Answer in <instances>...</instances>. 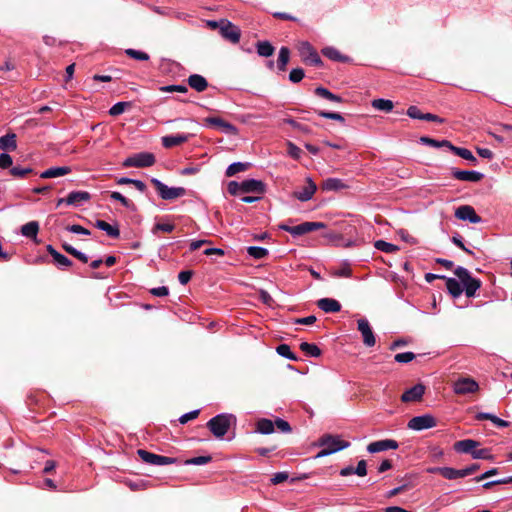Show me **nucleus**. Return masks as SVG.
<instances>
[{"mask_svg": "<svg viewBox=\"0 0 512 512\" xmlns=\"http://www.w3.org/2000/svg\"><path fill=\"white\" fill-rule=\"evenodd\" d=\"M297 49L305 64L316 67L323 64L318 52L308 41H300L297 44Z\"/></svg>", "mask_w": 512, "mask_h": 512, "instance_id": "nucleus-4", "label": "nucleus"}, {"mask_svg": "<svg viewBox=\"0 0 512 512\" xmlns=\"http://www.w3.org/2000/svg\"><path fill=\"white\" fill-rule=\"evenodd\" d=\"M273 423L274 428L277 427L282 433H290L292 431L290 424L281 418H276Z\"/></svg>", "mask_w": 512, "mask_h": 512, "instance_id": "nucleus-52", "label": "nucleus"}, {"mask_svg": "<svg viewBox=\"0 0 512 512\" xmlns=\"http://www.w3.org/2000/svg\"><path fill=\"white\" fill-rule=\"evenodd\" d=\"M433 473H438L442 477L453 480L457 478H464L462 469L458 470L451 467H436L430 470Z\"/></svg>", "mask_w": 512, "mask_h": 512, "instance_id": "nucleus-24", "label": "nucleus"}, {"mask_svg": "<svg viewBox=\"0 0 512 512\" xmlns=\"http://www.w3.org/2000/svg\"><path fill=\"white\" fill-rule=\"evenodd\" d=\"M90 198V193L86 191H73L69 193L67 197L59 199L57 202V206L66 204L74 207H79L82 206L84 203L88 202Z\"/></svg>", "mask_w": 512, "mask_h": 512, "instance_id": "nucleus-10", "label": "nucleus"}, {"mask_svg": "<svg viewBox=\"0 0 512 512\" xmlns=\"http://www.w3.org/2000/svg\"><path fill=\"white\" fill-rule=\"evenodd\" d=\"M247 253L249 254V256L256 260L265 259L269 255L268 249L257 246L247 247Z\"/></svg>", "mask_w": 512, "mask_h": 512, "instance_id": "nucleus-39", "label": "nucleus"}, {"mask_svg": "<svg viewBox=\"0 0 512 512\" xmlns=\"http://www.w3.org/2000/svg\"><path fill=\"white\" fill-rule=\"evenodd\" d=\"M243 193H255L261 195L265 192V184L256 179H247L241 182Z\"/></svg>", "mask_w": 512, "mask_h": 512, "instance_id": "nucleus-18", "label": "nucleus"}, {"mask_svg": "<svg viewBox=\"0 0 512 512\" xmlns=\"http://www.w3.org/2000/svg\"><path fill=\"white\" fill-rule=\"evenodd\" d=\"M152 185L155 187L159 196L164 200H174L185 195L183 187H168L156 178L151 179Z\"/></svg>", "mask_w": 512, "mask_h": 512, "instance_id": "nucleus-5", "label": "nucleus"}, {"mask_svg": "<svg viewBox=\"0 0 512 512\" xmlns=\"http://www.w3.org/2000/svg\"><path fill=\"white\" fill-rule=\"evenodd\" d=\"M199 413H200V410H194V411H191L189 413H186L184 415H182L180 418H179V422L181 424H186L187 422H189L190 420H194L196 419L198 416H199Z\"/></svg>", "mask_w": 512, "mask_h": 512, "instance_id": "nucleus-60", "label": "nucleus"}, {"mask_svg": "<svg viewBox=\"0 0 512 512\" xmlns=\"http://www.w3.org/2000/svg\"><path fill=\"white\" fill-rule=\"evenodd\" d=\"M126 54L139 61H147L149 59V55L143 51L135 50V49H127Z\"/></svg>", "mask_w": 512, "mask_h": 512, "instance_id": "nucleus-48", "label": "nucleus"}, {"mask_svg": "<svg viewBox=\"0 0 512 512\" xmlns=\"http://www.w3.org/2000/svg\"><path fill=\"white\" fill-rule=\"evenodd\" d=\"M398 447H399V444L396 440L384 439V440L371 442L367 446V451L370 453H378V452L386 451L389 449L395 450Z\"/></svg>", "mask_w": 512, "mask_h": 512, "instance_id": "nucleus-15", "label": "nucleus"}, {"mask_svg": "<svg viewBox=\"0 0 512 512\" xmlns=\"http://www.w3.org/2000/svg\"><path fill=\"white\" fill-rule=\"evenodd\" d=\"M478 389V383L470 377H462L454 382V391L459 395L475 393Z\"/></svg>", "mask_w": 512, "mask_h": 512, "instance_id": "nucleus-11", "label": "nucleus"}, {"mask_svg": "<svg viewBox=\"0 0 512 512\" xmlns=\"http://www.w3.org/2000/svg\"><path fill=\"white\" fill-rule=\"evenodd\" d=\"M317 186L311 178H306L305 184L297 188L293 192V196L299 201L305 202L310 200L316 192Z\"/></svg>", "mask_w": 512, "mask_h": 512, "instance_id": "nucleus-12", "label": "nucleus"}, {"mask_svg": "<svg viewBox=\"0 0 512 512\" xmlns=\"http://www.w3.org/2000/svg\"><path fill=\"white\" fill-rule=\"evenodd\" d=\"M39 226H21V233L30 238L36 239Z\"/></svg>", "mask_w": 512, "mask_h": 512, "instance_id": "nucleus-54", "label": "nucleus"}, {"mask_svg": "<svg viewBox=\"0 0 512 512\" xmlns=\"http://www.w3.org/2000/svg\"><path fill=\"white\" fill-rule=\"evenodd\" d=\"M155 163V156L149 152H141L126 158L123 162L124 167H150Z\"/></svg>", "mask_w": 512, "mask_h": 512, "instance_id": "nucleus-7", "label": "nucleus"}, {"mask_svg": "<svg viewBox=\"0 0 512 512\" xmlns=\"http://www.w3.org/2000/svg\"><path fill=\"white\" fill-rule=\"evenodd\" d=\"M315 94L318 95L319 97H322L329 101H333V102H337V103L342 102V98L340 96L333 94L332 92H330L328 89H326L324 87H317L315 89Z\"/></svg>", "mask_w": 512, "mask_h": 512, "instance_id": "nucleus-41", "label": "nucleus"}, {"mask_svg": "<svg viewBox=\"0 0 512 512\" xmlns=\"http://www.w3.org/2000/svg\"><path fill=\"white\" fill-rule=\"evenodd\" d=\"M257 53L262 57H269L273 55L275 48L268 41H259L256 44Z\"/></svg>", "mask_w": 512, "mask_h": 512, "instance_id": "nucleus-35", "label": "nucleus"}, {"mask_svg": "<svg viewBox=\"0 0 512 512\" xmlns=\"http://www.w3.org/2000/svg\"><path fill=\"white\" fill-rule=\"evenodd\" d=\"M319 446L323 447L316 455V458H321L350 446L348 441L340 439L339 436L325 434L318 440Z\"/></svg>", "mask_w": 512, "mask_h": 512, "instance_id": "nucleus-2", "label": "nucleus"}, {"mask_svg": "<svg viewBox=\"0 0 512 512\" xmlns=\"http://www.w3.org/2000/svg\"><path fill=\"white\" fill-rule=\"evenodd\" d=\"M451 174L453 178L459 181L471 183L479 182L484 177V175L478 171L459 170L455 168L451 170Z\"/></svg>", "mask_w": 512, "mask_h": 512, "instance_id": "nucleus-14", "label": "nucleus"}, {"mask_svg": "<svg viewBox=\"0 0 512 512\" xmlns=\"http://www.w3.org/2000/svg\"><path fill=\"white\" fill-rule=\"evenodd\" d=\"M355 474L364 477L367 475V462L365 460H360L355 467Z\"/></svg>", "mask_w": 512, "mask_h": 512, "instance_id": "nucleus-64", "label": "nucleus"}, {"mask_svg": "<svg viewBox=\"0 0 512 512\" xmlns=\"http://www.w3.org/2000/svg\"><path fill=\"white\" fill-rule=\"evenodd\" d=\"M480 443L473 439H464L454 443V450L459 453L471 454Z\"/></svg>", "mask_w": 512, "mask_h": 512, "instance_id": "nucleus-21", "label": "nucleus"}, {"mask_svg": "<svg viewBox=\"0 0 512 512\" xmlns=\"http://www.w3.org/2000/svg\"><path fill=\"white\" fill-rule=\"evenodd\" d=\"M276 351L279 355H281L287 359H290L293 361L298 360V357L291 351L290 346L287 344H280L279 346H277Z\"/></svg>", "mask_w": 512, "mask_h": 512, "instance_id": "nucleus-45", "label": "nucleus"}, {"mask_svg": "<svg viewBox=\"0 0 512 512\" xmlns=\"http://www.w3.org/2000/svg\"><path fill=\"white\" fill-rule=\"evenodd\" d=\"M227 190L231 195H240L242 194V183H238L236 181H231L228 183Z\"/></svg>", "mask_w": 512, "mask_h": 512, "instance_id": "nucleus-57", "label": "nucleus"}, {"mask_svg": "<svg viewBox=\"0 0 512 512\" xmlns=\"http://www.w3.org/2000/svg\"><path fill=\"white\" fill-rule=\"evenodd\" d=\"M47 251L53 259V264L58 268L63 269L72 266V261L65 255L59 253L52 245H47Z\"/></svg>", "mask_w": 512, "mask_h": 512, "instance_id": "nucleus-20", "label": "nucleus"}, {"mask_svg": "<svg viewBox=\"0 0 512 512\" xmlns=\"http://www.w3.org/2000/svg\"><path fill=\"white\" fill-rule=\"evenodd\" d=\"M476 420L482 421V420H490L493 424H495L498 427L505 428L510 425V423L506 420L500 419L499 417L485 412H479L475 416Z\"/></svg>", "mask_w": 512, "mask_h": 512, "instance_id": "nucleus-28", "label": "nucleus"}, {"mask_svg": "<svg viewBox=\"0 0 512 512\" xmlns=\"http://www.w3.org/2000/svg\"><path fill=\"white\" fill-rule=\"evenodd\" d=\"M110 198L112 200L119 201L127 209H130V210H133V211L136 209L135 204L132 201H130L129 199H127L126 197H124L119 192H116V191L111 192Z\"/></svg>", "mask_w": 512, "mask_h": 512, "instance_id": "nucleus-43", "label": "nucleus"}, {"mask_svg": "<svg viewBox=\"0 0 512 512\" xmlns=\"http://www.w3.org/2000/svg\"><path fill=\"white\" fill-rule=\"evenodd\" d=\"M162 92H179L186 93L188 88L185 85H168L160 88Z\"/></svg>", "mask_w": 512, "mask_h": 512, "instance_id": "nucleus-55", "label": "nucleus"}, {"mask_svg": "<svg viewBox=\"0 0 512 512\" xmlns=\"http://www.w3.org/2000/svg\"><path fill=\"white\" fill-rule=\"evenodd\" d=\"M318 115L320 117H323V118H326V119H331V120H336V121H339V122H344V117L341 114L336 113V112L319 111Z\"/></svg>", "mask_w": 512, "mask_h": 512, "instance_id": "nucleus-56", "label": "nucleus"}, {"mask_svg": "<svg viewBox=\"0 0 512 512\" xmlns=\"http://www.w3.org/2000/svg\"><path fill=\"white\" fill-rule=\"evenodd\" d=\"M322 54L334 61L345 62L347 57L343 56L340 51L334 47H325L322 49Z\"/></svg>", "mask_w": 512, "mask_h": 512, "instance_id": "nucleus-36", "label": "nucleus"}, {"mask_svg": "<svg viewBox=\"0 0 512 512\" xmlns=\"http://www.w3.org/2000/svg\"><path fill=\"white\" fill-rule=\"evenodd\" d=\"M416 355L413 352H403L395 355L394 359L398 363H409L414 360Z\"/></svg>", "mask_w": 512, "mask_h": 512, "instance_id": "nucleus-49", "label": "nucleus"}, {"mask_svg": "<svg viewBox=\"0 0 512 512\" xmlns=\"http://www.w3.org/2000/svg\"><path fill=\"white\" fill-rule=\"evenodd\" d=\"M13 163L12 157L7 153L0 154V168H9Z\"/></svg>", "mask_w": 512, "mask_h": 512, "instance_id": "nucleus-63", "label": "nucleus"}, {"mask_svg": "<svg viewBox=\"0 0 512 512\" xmlns=\"http://www.w3.org/2000/svg\"><path fill=\"white\" fill-rule=\"evenodd\" d=\"M437 424L435 417L430 414L421 416H415L411 418L407 424V427L411 430L421 431L435 427Z\"/></svg>", "mask_w": 512, "mask_h": 512, "instance_id": "nucleus-9", "label": "nucleus"}, {"mask_svg": "<svg viewBox=\"0 0 512 512\" xmlns=\"http://www.w3.org/2000/svg\"><path fill=\"white\" fill-rule=\"evenodd\" d=\"M299 347L309 357H319L322 354L321 349L313 343L302 342Z\"/></svg>", "mask_w": 512, "mask_h": 512, "instance_id": "nucleus-34", "label": "nucleus"}, {"mask_svg": "<svg viewBox=\"0 0 512 512\" xmlns=\"http://www.w3.org/2000/svg\"><path fill=\"white\" fill-rule=\"evenodd\" d=\"M455 216L461 221H469L471 223H478L481 218L476 214L473 207L463 205L456 209Z\"/></svg>", "mask_w": 512, "mask_h": 512, "instance_id": "nucleus-16", "label": "nucleus"}, {"mask_svg": "<svg viewBox=\"0 0 512 512\" xmlns=\"http://www.w3.org/2000/svg\"><path fill=\"white\" fill-rule=\"evenodd\" d=\"M425 393V386L421 383L414 385L407 389L401 396L402 402H416L420 401Z\"/></svg>", "mask_w": 512, "mask_h": 512, "instance_id": "nucleus-17", "label": "nucleus"}, {"mask_svg": "<svg viewBox=\"0 0 512 512\" xmlns=\"http://www.w3.org/2000/svg\"><path fill=\"white\" fill-rule=\"evenodd\" d=\"M126 485L132 490V491H140L147 488L146 482L143 480L134 482V481H126Z\"/></svg>", "mask_w": 512, "mask_h": 512, "instance_id": "nucleus-59", "label": "nucleus"}, {"mask_svg": "<svg viewBox=\"0 0 512 512\" xmlns=\"http://www.w3.org/2000/svg\"><path fill=\"white\" fill-rule=\"evenodd\" d=\"M420 143H422L424 145H428V146L434 147V148L446 147L449 150H451V146L453 145L448 140H436V139H433V138H430V137H427V136L421 137L420 138Z\"/></svg>", "mask_w": 512, "mask_h": 512, "instance_id": "nucleus-33", "label": "nucleus"}, {"mask_svg": "<svg viewBox=\"0 0 512 512\" xmlns=\"http://www.w3.org/2000/svg\"><path fill=\"white\" fill-rule=\"evenodd\" d=\"M371 105L374 109L384 112H391L394 107V104L391 100L382 98L374 99Z\"/></svg>", "mask_w": 512, "mask_h": 512, "instance_id": "nucleus-38", "label": "nucleus"}, {"mask_svg": "<svg viewBox=\"0 0 512 512\" xmlns=\"http://www.w3.org/2000/svg\"><path fill=\"white\" fill-rule=\"evenodd\" d=\"M211 460H212V457L210 455L198 456V457H193V458H189V459L185 460L184 464L185 465H205V464L211 462Z\"/></svg>", "mask_w": 512, "mask_h": 512, "instance_id": "nucleus-47", "label": "nucleus"}, {"mask_svg": "<svg viewBox=\"0 0 512 512\" xmlns=\"http://www.w3.org/2000/svg\"><path fill=\"white\" fill-rule=\"evenodd\" d=\"M31 172H32L31 168L12 167L10 169V174L12 176L18 177V178H24Z\"/></svg>", "mask_w": 512, "mask_h": 512, "instance_id": "nucleus-53", "label": "nucleus"}, {"mask_svg": "<svg viewBox=\"0 0 512 512\" xmlns=\"http://www.w3.org/2000/svg\"><path fill=\"white\" fill-rule=\"evenodd\" d=\"M358 330L361 332L363 343L367 347H372L376 343V338L367 319L361 318L357 321Z\"/></svg>", "mask_w": 512, "mask_h": 512, "instance_id": "nucleus-13", "label": "nucleus"}, {"mask_svg": "<svg viewBox=\"0 0 512 512\" xmlns=\"http://www.w3.org/2000/svg\"><path fill=\"white\" fill-rule=\"evenodd\" d=\"M256 432L261 434H271L274 432V423L267 418H261L256 422Z\"/></svg>", "mask_w": 512, "mask_h": 512, "instance_id": "nucleus-32", "label": "nucleus"}, {"mask_svg": "<svg viewBox=\"0 0 512 512\" xmlns=\"http://www.w3.org/2000/svg\"><path fill=\"white\" fill-rule=\"evenodd\" d=\"M454 274L458 277L459 281L463 285V291L468 298L474 297L476 291L481 287L482 282L480 279L471 276V273L464 267L458 266L454 270Z\"/></svg>", "mask_w": 512, "mask_h": 512, "instance_id": "nucleus-3", "label": "nucleus"}, {"mask_svg": "<svg viewBox=\"0 0 512 512\" xmlns=\"http://www.w3.org/2000/svg\"><path fill=\"white\" fill-rule=\"evenodd\" d=\"M206 122L210 125L218 127L219 129H221V131H223L226 134L236 135L238 132L237 128L233 124L219 117H209L206 119Z\"/></svg>", "mask_w": 512, "mask_h": 512, "instance_id": "nucleus-19", "label": "nucleus"}, {"mask_svg": "<svg viewBox=\"0 0 512 512\" xmlns=\"http://www.w3.org/2000/svg\"><path fill=\"white\" fill-rule=\"evenodd\" d=\"M220 35L227 41L232 44H237L241 38V30L238 26L233 24L227 19H222V24H220Z\"/></svg>", "mask_w": 512, "mask_h": 512, "instance_id": "nucleus-8", "label": "nucleus"}, {"mask_svg": "<svg viewBox=\"0 0 512 512\" xmlns=\"http://www.w3.org/2000/svg\"><path fill=\"white\" fill-rule=\"evenodd\" d=\"M249 163H242V162H234L228 166L226 169V176L232 177L236 175L237 173L243 172L247 170L249 167Z\"/></svg>", "mask_w": 512, "mask_h": 512, "instance_id": "nucleus-40", "label": "nucleus"}, {"mask_svg": "<svg viewBox=\"0 0 512 512\" xmlns=\"http://www.w3.org/2000/svg\"><path fill=\"white\" fill-rule=\"evenodd\" d=\"M192 276H193V271L184 270L178 274V280L182 285H186L191 280Z\"/></svg>", "mask_w": 512, "mask_h": 512, "instance_id": "nucleus-61", "label": "nucleus"}, {"mask_svg": "<svg viewBox=\"0 0 512 512\" xmlns=\"http://www.w3.org/2000/svg\"><path fill=\"white\" fill-rule=\"evenodd\" d=\"M450 151L453 152L454 154H456L457 156L469 161L473 165H476L478 162L477 158L467 148H462V147H457V146L452 145Z\"/></svg>", "mask_w": 512, "mask_h": 512, "instance_id": "nucleus-31", "label": "nucleus"}, {"mask_svg": "<svg viewBox=\"0 0 512 512\" xmlns=\"http://www.w3.org/2000/svg\"><path fill=\"white\" fill-rule=\"evenodd\" d=\"M443 280L446 281V288L453 298H458L459 296H461V294L463 293L461 282H459L455 278H449L446 276Z\"/></svg>", "mask_w": 512, "mask_h": 512, "instance_id": "nucleus-27", "label": "nucleus"}, {"mask_svg": "<svg viewBox=\"0 0 512 512\" xmlns=\"http://www.w3.org/2000/svg\"><path fill=\"white\" fill-rule=\"evenodd\" d=\"M317 306L326 313H336L341 310V304L332 298L319 299Z\"/></svg>", "mask_w": 512, "mask_h": 512, "instance_id": "nucleus-23", "label": "nucleus"}, {"mask_svg": "<svg viewBox=\"0 0 512 512\" xmlns=\"http://www.w3.org/2000/svg\"><path fill=\"white\" fill-rule=\"evenodd\" d=\"M290 59V50L287 47H281L279 50L277 67L280 71H285Z\"/></svg>", "mask_w": 512, "mask_h": 512, "instance_id": "nucleus-37", "label": "nucleus"}, {"mask_svg": "<svg viewBox=\"0 0 512 512\" xmlns=\"http://www.w3.org/2000/svg\"><path fill=\"white\" fill-rule=\"evenodd\" d=\"M71 169L67 166L63 167H51L43 171L40 175L41 178H57L70 173Z\"/></svg>", "mask_w": 512, "mask_h": 512, "instance_id": "nucleus-29", "label": "nucleus"}, {"mask_svg": "<svg viewBox=\"0 0 512 512\" xmlns=\"http://www.w3.org/2000/svg\"><path fill=\"white\" fill-rule=\"evenodd\" d=\"M287 152L293 159L298 160L301 157L302 150L292 142L287 144Z\"/></svg>", "mask_w": 512, "mask_h": 512, "instance_id": "nucleus-51", "label": "nucleus"}, {"mask_svg": "<svg viewBox=\"0 0 512 512\" xmlns=\"http://www.w3.org/2000/svg\"><path fill=\"white\" fill-rule=\"evenodd\" d=\"M137 454L143 462L154 466H164L178 462L177 458L157 455L144 449H138Z\"/></svg>", "mask_w": 512, "mask_h": 512, "instance_id": "nucleus-6", "label": "nucleus"}, {"mask_svg": "<svg viewBox=\"0 0 512 512\" xmlns=\"http://www.w3.org/2000/svg\"><path fill=\"white\" fill-rule=\"evenodd\" d=\"M188 84L197 92H203L208 87L207 80L199 74H192L188 77Z\"/></svg>", "mask_w": 512, "mask_h": 512, "instance_id": "nucleus-26", "label": "nucleus"}, {"mask_svg": "<svg viewBox=\"0 0 512 512\" xmlns=\"http://www.w3.org/2000/svg\"><path fill=\"white\" fill-rule=\"evenodd\" d=\"M132 106L131 102H117L110 109L109 114L111 116H118L125 112L127 108Z\"/></svg>", "mask_w": 512, "mask_h": 512, "instance_id": "nucleus-44", "label": "nucleus"}, {"mask_svg": "<svg viewBox=\"0 0 512 512\" xmlns=\"http://www.w3.org/2000/svg\"><path fill=\"white\" fill-rule=\"evenodd\" d=\"M283 230L289 232L293 238H298L305 234H308L318 228H322L323 226H279Z\"/></svg>", "mask_w": 512, "mask_h": 512, "instance_id": "nucleus-22", "label": "nucleus"}, {"mask_svg": "<svg viewBox=\"0 0 512 512\" xmlns=\"http://www.w3.org/2000/svg\"><path fill=\"white\" fill-rule=\"evenodd\" d=\"M17 148L16 134L8 133L0 137V149L14 151Z\"/></svg>", "mask_w": 512, "mask_h": 512, "instance_id": "nucleus-30", "label": "nucleus"}, {"mask_svg": "<svg viewBox=\"0 0 512 512\" xmlns=\"http://www.w3.org/2000/svg\"><path fill=\"white\" fill-rule=\"evenodd\" d=\"M374 247L377 249V250H380L382 252H385V253H395L399 250V247L392 244V243H388L384 240H377L374 242Z\"/></svg>", "mask_w": 512, "mask_h": 512, "instance_id": "nucleus-42", "label": "nucleus"}, {"mask_svg": "<svg viewBox=\"0 0 512 512\" xmlns=\"http://www.w3.org/2000/svg\"><path fill=\"white\" fill-rule=\"evenodd\" d=\"M304 70L301 68H295L290 71L289 80L293 83H298L304 78Z\"/></svg>", "mask_w": 512, "mask_h": 512, "instance_id": "nucleus-50", "label": "nucleus"}, {"mask_svg": "<svg viewBox=\"0 0 512 512\" xmlns=\"http://www.w3.org/2000/svg\"><path fill=\"white\" fill-rule=\"evenodd\" d=\"M472 457L474 459H490L492 456L489 454V450L486 448L478 449L472 452Z\"/></svg>", "mask_w": 512, "mask_h": 512, "instance_id": "nucleus-62", "label": "nucleus"}, {"mask_svg": "<svg viewBox=\"0 0 512 512\" xmlns=\"http://www.w3.org/2000/svg\"><path fill=\"white\" fill-rule=\"evenodd\" d=\"M235 422L236 417L233 414L222 413L211 418L206 427L216 438H223Z\"/></svg>", "mask_w": 512, "mask_h": 512, "instance_id": "nucleus-1", "label": "nucleus"}, {"mask_svg": "<svg viewBox=\"0 0 512 512\" xmlns=\"http://www.w3.org/2000/svg\"><path fill=\"white\" fill-rule=\"evenodd\" d=\"M407 115L412 119L423 120L425 113H422L417 106H410L407 109Z\"/></svg>", "mask_w": 512, "mask_h": 512, "instance_id": "nucleus-58", "label": "nucleus"}, {"mask_svg": "<svg viewBox=\"0 0 512 512\" xmlns=\"http://www.w3.org/2000/svg\"><path fill=\"white\" fill-rule=\"evenodd\" d=\"M343 187H344L343 182L337 178H329L323 184V188L325 190H338Z\"/></svg>", "mask_w": 512, "mask_h": 512, "instance_id": "nucleus-46", "label": "nucleus"}, {"mask_svg": "<svg viewBox=\"0 0 512 512\" xmlns=\"http://www.w3.org/2000/svg\"><path fill=\"white\" fill-rule=\"evenodd\" d=\"M188 139L189 135L187 134L167 135L162 137V145L165 148H172L187 142Z\"/></svg>", "mask_w": 512, "mask_h": 512, "instance_id": "nucleus-25", "label": "nucleus"}]
</instances>
